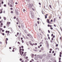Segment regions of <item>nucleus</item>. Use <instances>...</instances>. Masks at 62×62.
<instances>
[{
  "label": "nucleus",
  "instance_id": "obj_41",
  "mask_svg": "<svg viewBox=\"0 0 62 62\" xmlns=\"http://www.w3.org/2000/svg\"><path fill=\"white\" fill-rule=\"evenodd\" d=\"M47 23H50V21H47Z\"/></svg>",
  "mask_w": 62,
  "mask_h": 62
},
{
  "label": "nucleus",
  "instance_id": "obj_56",
  "mask_svg": "<svg viewBox=\"0 0 62 62\" xmlns=\"http://www.w3.org/2000/svg\"><path fill=\"white\" fill-rule=\"evenodd\" d=\"M60 55H61V54H62V53H61V52H60Z\"/></svg>",
  "mask_w": 62,
  "mask_h": 62
},
{
  "label": "nucleus",
  "instance_id": "obj_62",
  "mask_svg": "<svg viewBox=\"0 0 62 62\" xmlns=\"http://www.w3.org/2000/svg\"><path fill=\"white\" fill-rule=\"evenodd\" d=\"M2 11H1V12H0V13H2Z\"/></svg>",
  "mask_w": 62,
  "mask_h": 62
},
{
  "label": "nucleus",
  "instance_id": "obj_38",
  "mask_svg": "<svg viewBox=\"0 0 62 62\" xmlns=\"http://www.w3.org/2000/svg\"><path fill=\"white\" fill-rule=\"evenodd\" d=\"M54 56H55V53H54Z\"/></svg>",
  "mask_w": 62,
  "mask_h": 62
},
{
  "label": "nucleus",
  "instance_id": "obj_45",
  "mask_svg": "<svg viewBox=\"0 0 62 62\" xmlns=\"http://www.w3.org/2000/svg\"><path fill=\"white\" fill-rule=\"evenodd\" d=\"M4 7H6V4H4Z\"/></svg>",
  "mask_w": 62,
  "mask_h": 62
},
{
  "label": "nucleus",
  "instance_id": "obj_63",
  "mask_svg": "<svg viewBox=\"0 0 62 62\" xmlns=\"http://www.w3.org/2000/svg\"><path fill=\"white\" fill-rule=\"evenodd\" d=\"M19 34V33L18 32H17V35H18Z\"/></svg>",
  "mask_w": 62,
  "mask_h": 62
},
{
  "label": "nucleus",
  "instance_id": "obj_31",
  "mask_svg": "<svg viewBox=\"0 0 62 62\" xmlns=\"http://www.w3.org/2000/svg\"><path fill=\"white\" fill-rule=\"evenodd\" d=\"M9 35V33H8L7 34V35L8 36Z\"/></svg>",
  "mask_w": 62,
  "mask_h": 62
},
{
  "label": "nucleus",
  "instance_id": "obj_19",
  "mask_svg": "<svg viewBox=\"0 0 62 62\" xmlns=\"http://www.w3.org/2000/svg\"><path fill=\"white\" fill-rule=\"evenodd\" d=\"M45 19H46V18H47V16L45 15Z\"/></svg>",
  "mask_w": 62,
  "mask_h": 62
},
{
  "label": "nucleus",
  "instance_id": "obj_4",
  "mask_svg": "<svg viewBox=\"0 0 62 62\" xmlns=\"http://www.w3.org/2000/svg\"><path fill=\"white\" fill-rule=\"evenodd\" d=\"M34 54H31V56L32 58L34 57Z\"/></svg>",
  "mask_w": 62,
  "mask_h": 62
},
{
  "label": "nucleus",
  "instance_id": "obj_48",
  "mask_svg": "<svg viewBox=\"0 0 62 62\" xmlns=\"http://www.w3.org/2000/svg\"><path fill=\"white\" fill-rule=\"evenodd\" d=\"M56 47H57V46H58V44H57L56 45Z\"/></svg>",
  "mask_w": 62,
  "mask_h": 62
},
{
  "label": "nucleus",
  "instance_id": "obj_18",
  "mask_svg": "<svg viewBox=\"0 0 62 62\" xmlns=\"http://www.w3.org/2000/svg\"><path fill=\"white\" fill-rule=\"evenodd\" d=\"M30 38H32V36H31V35H30Z\"/></svg>",
  "mask_w": 62,
  "mask_h": 62
},
{
  "label": "nucleus",
  "instance_id": "obj_8",
  "mask_svg": "<svg viewBox=\"0 0 62 62\" xmlns=\"http://www.w3.org/2000/svg\"><path fill=\"white\" fill-rule=\"evenodd\" d=\"M11 4H13V1H12V0H11Z\"/></svg>",
  "mask_w": 62,
  "mask_h": 62
},
{
  "label": "nucleus",
  "instance_id": "obj_10",
  "mask_svg": "<svg viewBox=\"0 0 62 62\" xmlns=\"http://www.w3.org/2000/svg\"><path fill=\"white\" fill-rule=\"evenodd\" d=\"M19 51L20 52V54L22 56V54H21V51Z\"/></svg>",
  "mask_w": 62,
  "mask_h": 62
},
{
  "label": "nucleus",
  "instance_id": "obj_42",
  "mask_svg": "<svg viewBox=\"0 0 62 62\" xmlns=\"http://www.w3.org/2000/svg\"><path fill=\"white\" fill-rule=\"evenodd\" d=\"M10 9L11 10H12V9H13V8H11Z\"/></svg>",
  "mask_w": 62,
  "mask_h": 62
},
{
  "label": "nucleus",
  "instance_id": "obj_11",
  "mask_svg": "<svg viewBox=\"0 0 62 62\" xmlns=\"http://www.w3.org/2000/svg\"><path fill=\"white\" fill-rule=\"evenodd\" d=\"M24 31H25V33H27V31H26V30H24Z\"/></svg>",
  "mask_w": 62,
  "mask_h": 62
},
{
  "label": "nucleus",
  "instance_id": "obj_49",
  "mask_svg": "<svg viewBox=\"0 0 62 62\" xmlns=\"http://www.w3.org/2000/svg\"><path fill=\"white\" fill-rule=\"evenodd\" d=\"M50 25H49V24H48V27H50Z\"/></svg>",
  "mask_w": 62,
  "mask_h": 62
},
{
  "label": "nucleus",
  "instance_id": "obj_6",
  "mask_svg": "<svg viewBox=\"0 0 62 62\" xmlns=\"http://www.w3.org/2000/svg\"><path fill=\"white\" fill-rule=\"evenodd\" d=\"M34 59L35 60H37V59H38V57H35L34 58Z\"/></svg>",
  "mask_w": 62,
  "mask_h": 62
},
{
  "label": "nucleus",
  "instance_id": "obj_57",
  "mask_svg": "<svg viewBox=\"0 0 62 62\" xmlns=\"http://www.w3.org/2000/svg\"><path fill=\"white\" fill-rule=\"evenodd\" d=\"M38 48H40V46H38Z\"/></svg>",
  "mask_w": 62,
  "mask_h": 62
},
{
  "label": "nucleus",
  "instance_id": "obj_59",
  "mask_svg": "<svg viewBox=\"0 0 62 62\" xmlns=\"http://www.w3.org/2000/svg\"><path fill=\"white\" fill-rule=\"evenodd\" d=\"M23 39V38H21V40H22Z\"/></svg>",
  "mask_w": 62,
  "mask_h": 62
},
{
  "label": "nucleus",
  "instance_id": "obj_61",
  "mask_svg": "<svg viewBox=\"0 0 62 62\" xmlns=\"http://www.w3.org/2000/svg\"><path fill=\"white\" fill-rule=\"evenodd\" d=\"M18 27H19V28H21V27L20 26V25H19V26H18Z\"/></svg>",
  "mask_w": 62,
  "mask_h": 62
},
{
  "label": "nucleus",
  "instance_id": "obj_40",
  "mask_svg": "<svg viewBox=\"0 0 62 62\" xmlns=\"http://www.w3.org/2000/svg\"><path fill=\"white\" fill-rule=\"evenodd\" d=\"M59 60H61V58H59Z\"/></svg>",
  "mask_w": 62,
  "mask_h": 62
},
{
  "label": "nucleus",
  "instance_id": "obj_5",
  "mask_svg": "<svg viewBox=\"0 0 62 62\" xmlns=\"http://www.w3.org/2000/svg\"><path fill=\"white\" fill-rule=\"evenodd\" d=\"M21 26L22 27V28H23V27H24V26H23V24H21Z\"/></svg>",
  "mask_w": 62,
  "mask_h": 62
},
{
  "label": "nucleus",
  "instance_id": "obj_50",
  "mask_svg": "<svg viewBox=\"0 0 62 62\" xmlns=\"http://www.w3.org/2000/svg\"><path fill=\"white\" fill-rule=\"evenodd\" d=\"M37 19L38 20H39V19H40L39 18H38Z\"/></svg>",
  "mask_w": 62,
  "mask_h": 62
},
{
  "label": "nucleus",
  "instance_id": "obj_13",
  "mask_svg": "<svg viewBox=\"0 0 62 62\" xmlns=\"http://www.w3.org/2000/svg\"><path fill=\"white\" fill-rule=\"evenodd\" d=\"M10 7H12V5L11 4H10Z\"/></svg>",
  "mask_w": 62,
  "mask_h": 62
},
{
  "label": "nucleus",
  "instance_id": "obj_58",
  "mask_svg": "<svg viewBox=\"0 0 62 62\" xmlns=\"http://www.w3.org/2000/svg\"><path fill=\"white\" fill-rule=\"evenodd\" d=\"M53 38H52V40H53Z\"/></svg>",
  "mask_w": 62,
  "mask_h": 62
},
{
  "label": "nucleus",
  "instance_id": "obj_14",
  "mask_svg": "<svg viewBox=\"0 0 62 62\" xmlns=\"http://www.w3.org/2000/svg\"><path fill=\"white\" fill-rule=\"evenodd\" d=\"M3 23H1V25H2L1 27H2V25H3Z\"/></svg>",
  "mask_w": 62,
  "mask_h": 62
},
{
  "label": "nucleus",
  "instance_id": "obj_44",
  "mask_svg": "<svg viewBox=\"0 0 62 62\" xmlns=\"http://www.w3.org/2000/svg\"><path fill=\"white\" fill-rule=\"evenodd\" d=\"M37 23H38V24H39V21H38L37 22Z\"/></svg>",
  "mask_w": 62,
  "mask_h": 62
},
{
  "label": "nucleus",
  "instance_id": "obj_15",
  "mask_svg": "<svg viewBox=\"0 0 62 62\" xmlns=\"http://www.w3.org/2000/svg\"><path fill=\"white\" fill-rule=\"evenodd\" d=\"M23 12H25V9H23Z\"/></svg>",
  "mask_w": 62,
  "mask_h": 62
},
{
  "label": "nucleus",
  "instance_id": "obj_7",
  "mask_svg": "<svg viewBox=\"0 0 62 62\" xmlns=\"http://www.w3.org/2000/svg\"><path fill=\"white\" fill-rule=\"evenodd\" d=\"M41 49L42 51H43V50H44V48H43V47H42L41 48Z\"/></svg>",
  "mask_w": 62,
  "mask_h": 62
},
{
  "label": "nucleus",
  "instance_id": "obj_54",
  "mask_svg": "<svg viewBox=\"0 0 62 62\" xmlns=\"http://www.w3.org/2000/svg\"><path fill=\"white\" fill-rule=\"evenodd\" d=\"M53 34H51V36H52V37H53Z\"/></svg>",
  "mask_w": 62,
  "mask_h": 62
},
{
  "label": "nucleus",
  "instance_id": "obj_24",
  "mask_svg": "<svg viewBox=\"0 0 62 62\" xmlns=\"http://www.w3.org/2000/svg\"><path fill=\"white\" fill-rule=\"evenodd\" d=\"M23 53H24L23 52H22V55H23Z\"/></svg>",
  "mask_w": 62,
  "mask_h": 62
},
{
  "label": "nucleus",
  "instance_id": "obj_12",
  "mask_svg": "<svg viewBox=\"0 0 62 62\" xmlns=\"http://www.w3.org/2000/svg\"><path fill=\"white\" fill-rule=\"evenodd\" d=\"M54 22H55V18L54 19Z\"/></svg>",
  "mask_w": 62,
  "mask_h": 62
},
{
  "label": "nucleus",
  "instance_id": "obj_3",
  "mask_svg": "<svg viewBox=\"0 0 62 62\" xmlns=\"http://www.w3.org/2000/svg\"><path fill=\"white\" fill-rule=\"evenodd\" d=\"M16 14L17 15H19V13H18V10H15Z\"/></svg>",
  "mask_w": 62,
  "mask_h": 62
},
{
  "label": "nucleus",
  "instance_id": "obj_26",
  "mask_svg": "<svg viewBox=\"0 0 62 62\" xmlns=\"http://www.w3.org/2000/svg\"><path fill=\"white\" fill-rule=\"evenodd\" d=\"M22 50L23 52V51H24V49H22Z\"/></svg>",
  "mask_w": 62,
  "mask_h": 62
},
{
  "label": "nucleus",
  "instance_id": "obj_43",
  "mask_svg": "<svg viewBox=\"0 0 62 62\" xmlns=\"http://www.w3.org/2000/svg\"><path fill=\"white\" fill-rule=\"evenodd\" d=\"M1 30H2V29H1L0 28V31H1Z\"/></svg>",
  "mask_w": 62,
  "mask_h": 62
},
{
  "label": "nucleus",
  "instance_id": "obj_27",
  "mask_svg": "<svg viewBox=\"0 0 62 62\" xmlns=\"http://www.w3.org/2000/svg\"><path fill=\"white\" fill-rule=\"evenodd\" d=\"M27 0V1H28L29 2H30V0Z\"/></svg>",
  "mask_w": 62,
  "mask_h": 62
},
{
  "label": "nucleus",
  "instance_id": "obj_47",
  "mask_svg": "<svg viewBox=\"0 0 62 62\" xmlns=\"http://www.w3.org/2000/svg\"><path fill=\"white\" fill-rule=\"evenodd\" d=\"M6 44H7L8 42H7V41L6 40Z\"/></svg>",
  "mask_w": 62,
  "mask_h": 62
},
{
  "label": "nucleus",
  "instance_id": "obj_55",
  "mask_svg": "<svg viewBox=\"0 0 62 62\" xmlns=\"http://www.w3.org/2000/svg\"><path fill=\"white\" fill-rule=\"evenodd\" d=\"M11 13H13V11H11Z\"/></svg>",
  "mask_w": 62,
  "mask_h": 62
},
{
  "label": "nucleus",
  "instance_id": "obj_21",
  "mask_svg": "<svg viewBox=\"0 0 62 62\" xmlns=\"http://www.w3.org/2000/svg\"><path fill=\"white\" fill-rule=\"evenodd\" d=\"M50 29H51V30H53V28L52 27L50 28Z\"/></svg>",
  "mask_w": 62,
  "mask_h": 62
},
{
  "label": "nucleus",
  "instance_id": "obj_33",
  "mask_svg": "<svg viewBox=\"0 0 62 62\" xmlns=\"http://www.w3.org/2000/svg\"><path fill=\"white\" fill-rule=\"evenodd\" d=\"M4 3V2L3 1H2V2H1V3L2 4H3Z\"/></svg>",
  "mask_w": 62,
  "mask_h": 62
},
{
  "label": "nucleus",
  "instance_id": "obj_46",
  "mask_svg": "<svg viewBox=\"0 0 62 62\" xmlns=\"http://www.w3.org/2000/svg\"><path fill=\"white\" fill-rule=\"evenodd\" d=\"M8 31H6V33H8Z\"/></svg>",
  "mask_w": 62,
  "mask_h": 62
},
{
  "label": "nucleus",
  "instance_id": "obj_64",
  "mask_svg": "<svg viewBox=\"0 0 62 62\" xmlns=\"http://www.w3.org/2000/svg\"><path fill=\"white\" fill-rule=\"evenodd\" d=\"M60 57H61V55H60Z\"/></svg>",
  "mask_w": 62,
  "mask_h": 62
},
{
  "label": "nucleus",
  "instance_id": "obj_1",
  "mask_svg": "<svg viewBox=\"0 0 62 62\" xmlns=\"http://www.w3.org/2000/svg\"><path fill=\"white\" fill-rule=\"evenodd\" d=\"M37 57L38 58H40L41 59H42V58L43 57V56H42V55H38L37 56Z\"/></svg>",
  "mask_w": 62,
  "mask_h": 62
},
{
  "label": "nucleus",
  "instance_id": "obj_53",
  "mask_svg": "<svg viewBox=\"0 0 62 62\" xmlns=\"http://www.w3.org/2000/svg\"><path fill=\"white\" fill-rule=\"evenodd\" d=\"M20 61H22V59H21V58H20Z\"/></svg>",
  "mask_w": 62,
  "mask_h": 62
},
{
  "label": "nucleus",
  "instance_id": "obj_39",
  "mask_svg": "<svg viewBox=\"0 0 62 62\" xmlns=\"http://www.w3.org/2000/svg\"><path fill=\"white\" fill-rule=\"evenodd\" d=\"M21 47L22 48H23V46H21Z\"/></svg>",
  "mask_w": 62,
  "mask_h": 62
},
{
  "label": "nucleus",
  "instance_id": "obj_25",
  "mask_svg": "<svg viewBox=\"0 0 62 62\" xmlns=\"http://www.w3.org/2000/svg\"><path fill=\"white\" fill-rule=\"evenodd\" d=\"M16 17H15V16H14V19H16Z\"/></svg>",
  "mask_w": 62,
  "mask_h": 62
},
{
  "label": "nucleus",
  "instance_id": "obj_2",
  "mask_svg": "<svg viewBox=\"0 0 62 62\" xmlns=\"http://www.w3.org/2000/svg\"><path fill=\"white\" fill-rule=\"evenodd\" d=\"M28 7L29 8H31L32 7V5L31 4H29L28 5Z\"/></svg>",
  "mask_w": 62,
  "mask_h": 62
},
{
  "label": "nucleus",
  "instance_id": "obj_20",
  "mask_svg": "<svg viewBox=\"0 0 62 62\" xmlns=\"http://www.w3.org/2000/svg\"><path fill=\"white\" fill-rule=\"evenodd\" d=\"M17 43L18 44H19L20 45H21V44H20V42H18Z\"/></svg>",
  "mask_w": 62,
  "mask_h": 62
},
{
  "label": "nucleus",
  "instance_id": "obj_60",
  "mask_svg": "<svg viewBox=\"0 0 62 62\" xmlns=\"http://www.w3.org/2000/svg\"><path fill=\"white\" fill-rule=\"evenodd\" d=\"M6 27L5 26H4V28H6Z\"/></svg>",
  "mask_w": 62,
  "mask_h": 62
},
{
  "label": "nucleus",
  "instance_id": "obj_22",
  "mask_svg": "<svg viewBox=\"0 0 62 62\" xmlns=\"http://www.w3.org/2000/svg\"><path fill=\"white\" fill-rule=\"evenodd\" d=\"M31 35L30 34H28L27 36H29V37Z\"/></svg>",
  "mask_w": 62,
  "mask_h": 62
},
{
  "label": "nucleus",
  "instance_id": "obj_37",
  "mask_svg": "<svg viewBox=\"0 0 62 62\" xmlns=\"http://www.w3.org/2000/svg\"><path fill=\"white\" fill-rule=\"evenodd\" d=\"M26 54V52H25L24 53V55H25V54Z\"/></svg>",
  "mask_w": 62,
  "mask_h": 62
},
{
  "label": "nucleus",
  "instance_id": "obj_23",
  "mask_svg": "<svg viewBox=\"0 0 62 62\" xmlns=\"http://www.w3.org/2000/svg\"><path fill=\"white\" fill-rule=\"evenodd\" d=\"M2 35L3 36H4V35H5V33H2Z\"/></svg>",
  "mask_w": 62,
  "mask_h": 62
},
{
  "label": "nucleus",
  "instance_id": "obj_9",
  "mask_svg": "<svg viewBox=\"0 0 62 62\" xmlns=\"http://www.w3.org/2000/svg\"><path fill=\"white\" fill-rule=\"evenodd\" d=\"M4 19V20H6V18L5 17H3Z\"/></svg>",
  "mask_w": 62,
  "mask_h": 62
},
{
  "label": "nucleus",
  "instance_id": "obj_16",
  "mask_svg": "<svg viewBox=\"0 0 62 62\" xmlns=\"http://www.w3.org/2000/svg\"><path fill=\"white\" fill-rule=\"evenodd\" d=\"M8 38H7L6 39V41H7V40H8Z\"/></svg>",
  "mask_w": 62,
  "mask_h": 62
},
{
  "label": "nucleus",
  "instance_id": "obj_29",
  "mask_svg": "<svg viewBox=\"0 0 62 62\" xmlns=\"http://www.w3.org/2000/svg\"><path fill=\"white\" fill-rule=\"evenodd\" d=\"M31 16H33V15H34V14H32V13H31Z\"/></svg>",
  "mask_w": 62,
  "mask_h": 62
},
{
  "label": "nucleus",
  "instance_id": "obj_32",
  "mask_svg": "<svg viewBox=\"0 0 62 62\" xmlns=\"http://www.w3.org/2000/svg\"><path fill=\"white\" fill-rule=\"evenodd\" d=\"M30 44L31 45H32V46H33V45H32V44L30 43Z\"/></svg>",
  "mask_w": 62,
  "mask_h": 62
},
{
  "label": "nucleus",
  "instance_id": "obj_34",
  "mask_svg": "<svg viewBox=\"0 0 62 62\" xmlns=\"http://www.w3.org/2000/svg\"><path fill=\"white\" fill-rule=\"evenodd\" d=\"M48 32L49 33H50V31L49 30H48Z\"/></svg>",
  "mask_w": 62,
  "mask_h": 62
},
{
  "label": "nucleus",
  "instance_id": "obj_52",
  "mask_svg": "<svg viewBox=\"0 0 62 62\" xmlns=\"http://www.w3.org/2000/svg\"><path fill=\"white\" fill-rule=\"evenodd\" d=\"M54 51H52V53H53V54H54Z\"/></svg>",
  "mask_w": 62,
  "mask_h": 62
},
{
  "label": "nucleus",
  "instance_id": "obj_28",
  "mask_svg": "<svg viewBox=\"0 0 62 62\" xmlns=\"http://www.w3.org/2000/svg\"><path fill=\"white\" fill-rule=\"evenodd\" d=\"M22 43H23V42H24V41H23V40H22Z\"/></svg>",
  "mask_w": 62,
  "mask_h": 62
},
{
  "label": "nucleus",
  "instance_id": "obj_51",
  "mask_svg": "<svg viewBox=\"0 0 62 62\" xmlns=\"http://www.w3.org/2000/svg\"><path fill=\"white\" fill-rule=\"evenodd\" d=\"M49 7H50V8H52L51 7V5H49Z\"/></svg>",
  "mask_w": 62,
  "mask_h": 62
},
{
  "label": "nucleus",
  "instance_id": "obj_17",
  "mask_svg": "<svg viewBox=\"0 0 62 62\" xmlns=\"http://www.w3.org/2000/svg\"><path fill=\"white\" fill-rule=\"evenodd\" d=\"M30 38H32V36H31V35H30Z\"/></svg>",
  "mask_w": 62,
  "mask_h": 62
},
{
  "label": "nucleus",
  "instance_id": "obj_35",
  "mask_svg": "<svg viewBox=\"0 0 62 62\" xmlns=\"http://www.w3.org/2000/svg\"><path fill=\"white\" fill-rule=\"evenodd\" d=\"M50 51H52V49H50Z\"/></svg>",
  "mask_w": 62,
  "mask_h": 62
},
{
  "label": "nucleus",
  "instance_id": "obj_30",
  "mask_svg": "<svg viewBox=\"0 0 62 62\" xmlns=\"http://www.w3.org/2000/svg\"><path fill=\"white\" fill-rule=\"evenodd\" d=\"M49 20H49H49L48 19H47V22H48L49 21Z\"/></svg>",
  "mask_w": 62,
  "mask_h": 62
},
{
  "label": "nucleus",
  "instance_id": "obj_36",
  "mask_svg": "<svg viewBox=\"0 0 62 62\" xmlns=\"http://www.w3.org/2000/svg\"><path fill=\"white\" fill-rule=\"evenodd\" d=\"M34 45H37V43H35V44Z\"/></svg>",
  "mask_w": 62,
  "mask_h": 62
}]
</instances>
